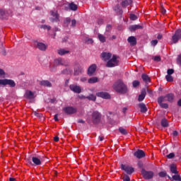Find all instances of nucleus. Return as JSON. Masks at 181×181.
<instances>
[{"mask_svg":"<svg viewBox=\"0 0 181 181\" xmlns=\"http://www.w3.org/2000/svg\"><path fill=\"white\" fill-rule=\"evenodd\" d=\"M113 88L114 90H115V91H117V93H120L121 94H125V93L128 91L127 86L124 85L122 81H118L117 82H116L113 86Z\"/></svg>","mask_w":181,"mask_h":181,"instance_id":"nucleus-1","label":"nucleus"},{"mask_svg":"<svg viewBox=\"0 0 181 181\" xmlns=\"http://www.w3.org/2000/svg\"><path fill=\"white\" fill-rule=\"evenodd\" d=\"M181 39V30H177L175 33L171 37V41L170 42V45H176Z\"/></svg>","mask_w":181,"mask_h":181,"instance_id":"nucleus-2","label":"nucleus"},{"mask_svg":"<svg viewBox=\"0 0 181 181\" xmlns=\"http://www.w3.org/2000/svg\"><path fill=\"white\" fill-rule=\"evenodd\" d=\"M118 63H119L118 57L113 55L112 58L107 62V67H115V66H118Z\"/></svg>","mask_w":181,"mask_h":181,"instance_id":"nucleus-3","label":"nucleus"},{"mask_svg":"<svg viewBox=\"0 0 181 181\" xmlns=\"http://www.w3.org/2000/svg\"><path fill=\"white\" fill-rule=\"evenodd\" d=\"M141 175L144 177V179H146V180H149L150 179H152L154 176L153 171H147L145 169L141 170Z\"/></svg>","mask_w":181,"mask_h":181,"instance_id":"nucleus-4","label":"nucleus"},{"mask_svg":"<svg viewBox=\"0 0 181 181\" xmlns=\"http://www.w3.org/2000/svg\"><path fill=\"white\" fill-rule=\"evenodd\" d=\"M0 86H10V87H15L16 83L11 79H0Z\"/></svg>","mask_w":181,"mask_h":181,"instance_id":"nucleus-5","label":"nucleus"},{"mask_svg":"<svg viewBox=\"0 0 181 181\" xmlns=\"http://www.w3.org/2000/svg\"><path fill=\"white\" fill-rule=\"evenodd\" d=\"M33 45L35 47H37V49H39V50H42V52H45V50L47 49V45L37 41H35Z\"/></svg>","mask_w":181,"mask_h":181,"instance_id":"nucleus-6","label":"nucleus"},{"mask_svg":"<svg viewBox=\"0 0 181 181\" xmlns=\"http://www.w3.org/2000/svg\"><path fill=\"white\" fill-rule=\"evenodd\" d=\"M92 119L93 124H97V122H100V119H101V115L98 111H95L92 114Z\"/></svg>","mask_w":181,"mask_h":181,"instance_id":"nucleus-7","label":"nucleus"},{"mask_svg":"<svg viewBox=\"0 0 181 181\" xmlns=\"http://www.w3.org/2000/svg\"><path fill=\"white\" fill-rule=\"evenodd\" d=\"M121 168L122 170H124V172L127 173V175H132L134 173V168L129 165L122 164Z\"/></svg>","mask_w":181,"mask_h":181,"instance_id":"nucleus-8","label":"nucleus"},{"mask_svg":"<svg viewBox=\"0 0 181 181\" xmlns=\"http://www.w3.org/2000/svg\"><path fill=\"white\" fill-rule=\"evenodd\" d=\"M54 64L55 66H69V62L64 59H62V58H59L54 60Z\"/></svg>","mask_w":181,"mask_h":181,"instance_id":"nucleus-9","label":"nucleus"},{"mask_svg":"<svg viewBox=\"0 0 181 181\" xmlns=\"http://www.w3.org/2000/svg\"><path fill=\"white\" fill-rule=\"evenodd\" d=\"M163 101H166L163 96H160L158 99V103L162 108H168L169 106L166 103H163Z\"/></svg>","mask_w":181,"mask_h":181,"instance_id":"nucleus-10","label":"nucleus"},{"mask_svg":"<svg viewBox=\"0 0 181 181\" xmlns=\"http://www.w3.org/2000/svg\"><path fill=\"white\" fill-rule=\"evenodd\" d=\"M97 97H100L101 98H105V100H108L111 98V96L107 92H98L96 93Z\"/></svg>","mask_w":181,"mask_h":181,"instance_id":"nucleus-11","label":"nucleus"},{"mask_svg":"<svg viewBox=\"0 0 181 181\" xmlns=\"http://www.w3.org/2000/svg\"><path fill=\"white\" fill-rule=\"evenodd\" d=\"M69 88L71 90V91H74V93H77L78 94L81 93V88L79 86L70 85Z\"/></svg>","mask_w":181,"mask_h":181,"instance_id":"nucleus-12","label":"nucleus"},{"mask_svg":"<svg viewBox=\"0 0 181 181\" xmlns=\"http://www.w3.org/2000/svg\"><path fill=\"white\" fill-rule=\"evenodd\" d=\"M64 111L66 114H75V112H77V110L73 107H66L64 108Z\"/></svg>","mask_w":181,"mask_h":181,"instance_id":"nucleus-13","label":"nucleus"},{"mask_svg":"<svg viewBox=\"0 0 181 181\" xmlns=\"http://www.w3.org/2000/svg\"><path fill=\"white\" fill-rule=\"evenodd\" d=\"M134 156L138 159H141L145 157V152L142 150H137L136 152L134 153Z\"/></svg>","mask_w":181,"mask_h":181,"instance_id":"nucleus-14","label":"nucleus"},{"mask_svg":"<svg viewBox=\"0 0 181 181\" xmlns=\"http://www.w3.org/2000/svg\"><path fill=\"white\" fill-rule=\"evenodd\" d=\"M25 97L28 100H33V98H35V93L32 92V90H27L25 93Z\"/></svg>","mask_w":181,"mask_h":181,"instance_id":"nucleus-15","label":"nucleus"},{"mask_svg":"<svg viewBox=\"0 0 181 181\" xmlns=\"http://www.w3.org/2000/svg\"><path fill=\"white\" fill-rule=\"evenodd\" d=\"M95 70H97V65L92 64L90 66H89L88 69V76H93V73L95 72Z\"/></svg>","mask_w":181,"mask_h":181,"instance_id":"nucleus-16","label":"nucleus"},{"mask_svg":"<svg viewBox=\"0 0 181 181\" xmlns=\"http://www.w3.org/2000/svg\"><path fill=\"white\" fill-rule=\"evenodd\" d=\"M50 13H51V16L53 17V19L52 20V21L54 22L55 21L56 22H57V21H59V14L57 13V11H51Z\"/></svg>","mask_w":181,"mask_h":181,"instance_id":"nucleus-17","label":"nucleus"},{"mask_svg":"<svg viewBox=\"0 0 181 181\" xmlns=\"http://www.w3.org/2000/svg\"><path fill=\"white\" fill-rule=\"evenodd\" d=\"M170 170L171 173H174L175 175H177L179 173V171H177V166L176 164H171L170 165Z\"/></svg>","mask_w":181,"mask_h":181,"instance_id":"nucleus-18","label":"nucleus"},{"mask_svg":"<svg viewBox=\"0 0 181 181\" xmlns=\"http://www.w3.org/2000/svg\"><path fill=\"white\" fill-rule=\"evenodd\" d=\"M127 42L131 45V46H135V45H136V37L134 36L129 37Z\"/></svg>","mask_w":181,"mask_h":181,"instance_id":"nucleus-19","label":"nucleus"},{"mask_svg":"<svg viewBox=\"0 0 181 181\" xmlns=\"http://www.w3.org/2000/svg\"><path fill=\"white\" fill-rule=\"evenodd\" d=\"M101 56L102 59L105 60V62H107V60H110V59H111L112 54L110 52H103Z\"/></svg>","mask_w":181,"mask_h":181,"instance_id":"nucleus-20","label":"nucleus"},{"mask_svg":"<svg viewBox=\"0 0 181 181\" xmlns=\"http://www.w3.org/2000/svg\"><path fill=\"white\" fill-rule=\"evenodd\" d=\"M81 73H84V69L81 66H78L74 69V76H78V74H81Z\"/></svg>","mask_w":181,"mask_h":181,"instance_id":"nucleus-21","label":"nucleus"},{"mask_svg":"<svg viewBox=\"0 0 181 181\" xmlns=\"http://www.w3.org/2000/svg\"><path fill=\"white\" fill-rule=\"evenodd\" d=\"M165 98V101H168L169 103H172L173 101L175 96L172 93H169L166 95L165 96H163Z\"/></svg>","mask_w":181,"mask_h":181,"instance_id":"nucleus-22","label":"nucleus"},{"mask_svg":"<svg viewBox=\"0 0 181 181\" xmlns=\"http://www.w3.org/2000/svg\"><path fill=\"white\" fill-rule=\"evenodd\" d=\"M32 160L33 163L36 165V166H39L40 165H42V160H40V158L37 157H33Z\"/></svg>","mask_w":181,"mask_h":181,"instance_id":"nucleus-23","label":"nucleus"},{"mask_svg":"<svg viewBox=\"0 0 181 181\" xmlns=\"http://www.w3.org/2000/svg\"><path fill=\"white\" fill-rule=\"evenodd\" d=\"M8 16V13H6V11L4 9L0 10V19H6V17Z\"/></svg>","mask_w":181,"mask_h":181,"instance_id":"nucleus-24","label":"nucleus"},{"mask_svg":"<svg viewBox=\"0 0 181 181\" xmlns=\"http://www.w3.org/2000/svg\"><path fill=\"white\" fill-rule=\"evenodd\" d=\"M146 95V91H141V95H139L138 101H144L145 100V97Z\"/></svg>","mask_w":181,"mask_h":181,"instance_id":"nucleus-25","label":"nucleus"},{"mask_svg":"<svg viewBox=\"0 0 181 181\" xmlns=\"http://www.w3.org/2000/svg\"><path fill=\"white\" fill-rule=\"evenodd\" d=\"M40 86H44V87H51L52 83L49 81H42L40 82Z\"/></svg>","mask_w":181,"mask_h":181,"instance_id":"nucleus-26","label":"nucleus"},{"mask_svg":"<svg viewBox=\"0 0 181 181\" xmlns=\"http://www.w3.org/2000/svg\"><path fill=\"white\" fill-rule=\"evenodd\" d=\"M57 53L60 56H64V54H67V53H69V50L64 49H58Z\"/></svg>","mask_w":181,"mask_h":181,"instance_id":"nucleus-27","label":"nucleus"},{"mask_svg":"<svg viewBox=\"0 0 181 181\" xmlns=\"http://www.w3.org/2000/svg\"><path fill=\"white\" fill-rule=\"evenodd\" d=\"M88 83H89V84H94L95 83H98V78L92 77L88 80Z\"/></svg>","mask_w":181,"mask_h":181,"instance_id":"nucleus-28","label":"nucleus"},{"mask_svg":"<svg viewBox=\"0 0 181 181\" xmlns=\"http://www.w3.org/2000/svg\"><path fill=\"white\" fill-rule=\"evenodd\" d=\"M141 78L143 81L145 83H149V81H151V78H149V76L145 74H142Z\"/></svg>","mask_w":181,"mask_h":181,"instance_id":"nucleus-29","label":"nucleus"},{"mask_svg":"<svg viewBox=\"0 0 181 181\" xmlns=\"http://www.w3.org/2000/svg\"><path fill=\"white\" fill-rule=\"evenodd\" d=\"M139 108H141V112H146L148 111V109L146 108V105L144 103H140L139 105Z\"/></svg>","mask_w":181,"mask_h":181,"instance_id":"nucleus-30","label":"nucleus"},{"mask_svg":"<svg viewBox=\"0 0 181 181\" xmlns=\"http://www.w3.org/2000/svg\"><path fill=\"white\" fill-rule=\"evenodd\" d=\"M69 9L71 11H76L78 8L77 4H74L73 2L69 4Z\"/></svg>","mask_w":181,"mask_h":181,"instance_id":"nucleus-31","label":"nucleus"},{"mask_svg":"<svg viewBox=\"0 0 181 181\" xmlns=\"http://www.w3.org/2000/svg\"><path fill=\"white\" fill-rule=\"evenodd\" d=\"M132 4V0H125L124 1L122 2V6H128V5H131Z\"/></svg>","mask_w":181,"mask_h":181,"instance_id":"nucleus-32","label":"nucleus"},{"mask_svg":"<svg viewBox=\"0 0 181 181\" xmlns=\"http://www.w3.org/2000/svg\"><path fill=\"white\" fill-rule=\"evenodd\" d=\"M141 25H134L130 26L129 29L130 30H136L138 29H141Z\"/></svg>","mask_w":181,"mask_h":181,"instance_id":"nucleus-33","label":"nucleus"},{"mask_svg":"<svg viewBox=\"0 0 181 181\" xmlns=\"http://www.w3.org/2000/svg\"><path fill=\"white\" fill-rule=\"evenodd\" d=\"M161 125L162 127H163L164 128H165L166 127H168V125H169V124L168 123V120L166 119H163L161 120Z\"/></svg>","mask_w":181,"mask_h":181,"instance_id":"nucleus-34","label":"nucleus"},{"mask_svg":"<svg viewBox=\"0 0 181 181\" xmlns=\"http://www.w3.org/2000/svg\"><path fill=\"white\" fill-rule=\"evenodd\" d=\"M98 39L100 40V42H101L102 43L105 42V37L101 34H98Z\"/></svg>","mask_w":181,"mask_h":181,"instance_id":"nucleus-35","label":"nucleus"},{"mask_svg":"<svg viewBox=\"0 0 181 181\" xmlns=\"http://www.w3.org/2000/svg\"><path fill=\"white\" fill-rule=\"evenodd\" d=\"M114 10L117 12L118 15H122V10L119 8V6L115 7Z\"/></svg>","mask_w":181,"mask_h":181,"instance_id":"nucleus-36","label":"nucleus"},{"mask_svg":"<svg viewBox=\"0 0 181 181\" xmlns=\"http://www.w3.org/2000/svg\"><path fill=\"white\" fill-rule=\"evenodd\" d=\"M173 180H176V181H181V177L180 175L176 174L175 175L173 176Z\"/></svg>","mask_w":181,"mask_h":181,"instance_id":"nucleus-37","label":"nucleus"},{"mask_svg":"<svg viewBox=\"0 0 181 181\" xmlns=\"http://www.w3.org/2000/svg\"><path fill=\"white\" fill-rule=\"evenodd\" d=\"M86 98H88V100H90L91 101H95V100L97 99V97H95V95H90L86 97Z\"/></svg>","mask_w":181,"mask_h":181,"instance_id":"nucleus-38","label":"nucleus"},{"mask_svg":"<svg viewBox=\"0 0 181 181\" xmlns=\"http://www.w3.org/2000/svg\"><path fill=\"white\" fill-rule=\"evenodd\" d=\"M70 22H71V20L69 18H66L64 21V24L65 26H69V24L70 23Z\"/></svg>","mask_w":181,"mask_h":181,"instance_id":"nucleus-39","label":"nucleus"},{"mask_svg":"<svg viewBox=\"0 0 181 181\" xmlns=\"http://www.w3.org/2000/svg\"><path fill=\"white\" fill-rule=\"evenodd\" d=\"M119 132H121L122 134V135H127V134H128L127 132V130L122 127H119Z\"/></svg>","mask_w":181,"mask_h":181,"instance_id":"nucleus-40","label":"nucleus"},{"mask_svg":"<svg viewBox=\"0 0 181 181\" xmlns=\"http://www.w3.org/2000/svg\"><path fill=\"white\" fill-rule=\"evenodd\" d=\"M165 78H166L167 81H170V82L173 81V77H172V76H170V75H167L165 76Z\"/></svg>","mask_w":181,"mask_h":181,"instance_id":"nucleus-41","label":"nucleus"},{"mask_svg":"<svg viewBox=\"0 0 181 181\" xmlns=\"http://www.w3.org/2000/svg\"><path fill=\"white\" fill-rule=\"evenodd\" d=\"M42 29H47V30H50L52 29V27L50 25H41Z\"/></svg>","mask_w":181,"mask_h":181,"instance_id":"nucleus-42","label":"nucleus"},{"mask_svg":"<svg viewBox=\"0 0 181 181\" xmlns=\"http://www.w3.org/2000/svg\"><path fill=\"white\" fill-rule=\"evenodd\" d=\"M123 181H131V178L127 175L123 176Z\"/></svg>","mask_w":181,"mask_h":181,"instance_id":"nucleus-43","label":"nucleus"},{"mask_svg":"<svg viewBox=\"0 0 181 181\" xmlns=\"http://www.w3.org/2000/svg\"><path fill=\"white\" fill-rule=\"evenodd\" d=\"M130 19L131 21H136V19H138V17H136V16H135L134 14H131Z\"/></svg>","mask_w":181,"mask_h":181,"instance_id":"nucleus-44","label":"nucleus"},{"mask_svg":"<svg viewBox=\"0 0 181 181\" xmlns=\"http://www.w3.org/2000/svg\"><path fill=\"white\" fill-rule=\"evenodd\" d=\"M140 83L139 81H133V87H138L139 86Z\"/></svg>","mask_w":181,"mask_h":181,"instance_id":"nucleus-45","label":"nucleus"},{"mask_svg":"<svg viewBox=\"0 0 181 181\" xmlns=\"http://www.w3.org/2000/svg\"><path fill=\"white\" fill-rule=\"evenodd\" d=\"M174 156H175V153H170V154L167 155V158L168 159H173Z\"/></svg>","mask_w":181,"mask_h":181,"instance_id":"nucleus-46","label":"nucleus"},{"mask_svg":"<svg viewBox=\"0 0 181 181\" xmlns=\"http://www.w3.org/2000/svg\"><path fill=\"white\" fill-rule=\"evenodd\" d=\"M158 176H160V177H165V176H166V172H160L158 173Z\"/></svg>","mask_w":181,"mask_h":181,"instance_id":"nucleus-47","label":"nucleus"},{"mask_svg":"<svg viewBox=\"0 0 181 181\" xmlns=\"http://www.w3.org/2000/svg\"><path fill=\"white\" fill-rule=\"evenodd\" d=\"M167 73H168V76H170L171 74H173V73H175V70H173L172 69H168Z\"/></svg>","mask_w":181,"mask_h":181,"instance_id":"nucleus-48","label":"nucleus"},{"mask_svg":"<svg viewBox=\"0 0 181 181\" xmlns=\"http://www.w3.org/2000/svg\"><path fill=\"white\" fill-rule=\"evenodd\" d=\"M154 62H160V56H156L153 57Z\"/></svg>","mask_w":181,"mask_h":181,"instance_id":"nucleus-49","label":"nucleus"},{"mask_svg":"<svg viewBox=\"0 0 181 181\" xmlns=\"http://www.w3.org/2000/svg\"><path fill=\"white\" fill-rule=\"evenodd\" d=\"M152 46H156L158 45V40H154L151 42Z\"/></svg>","mask_w":181,"mask_h":181,"instance_id":"nucleus-50","label":"nucleus"},{"mask_svg":"<svg viewBox=\"0 0 181 181\" xmlns=\"http://www.w3.org/2000/svg\"><path fill=\"white\" fill-rule=\"evenodd\" d=\"M177 63L181 66V54L178 56Z\"/></svg>","mask_w":181,"mask_h":181,"instance_id":"nucleus-51","label":"nucleus"},{"mask_svg":"<svg viewBox=\"0 0 181 181\" xmlns=\"http://www.w3.org/2000/svg\"><path fill=\"white\" fill-rule=\"evenodd\" d=\"M81 81L82 83H86V81H87V78L85 77V76H82V77L81 78Z\"/></svg>","mask_w":181,"mask_h":181,"instance_id":"nucleus-52","label":"nucleus"},{"mask_svg":"<svg viewBox=\"0 0 181 181\" xmlns=\"http://www.w3.org/2000/svg\"><path fill=\"white\" fill-rule=\"evenodd\" d=\"M2 76H5V71H4L2 69H0V76L2 77Z\"/></svg>","mask_w":181,"mask_h":181,"instance_id":"nucleus-53","label":"nucleus"},{"mask_svg":"<svg viewBox=\"0 0 181 181\" xmlns=\"http://www.w3.org/2000/svg\"><path fill=\"white\" fill-rule=\"evenodd\" d=\"M63 73L64 74H70V73H71V71H67V69H66L63 71Z\"/></svg>","mask_w":181,"mask_h":181,"instance_id":"nucleus-54","label":"nucleus"},{"mask_svg":"<svg viewBox=\"0 0 181 181\" xmlns=\"http://www.w3.org/2000/svg\"><path fill=\"white\" fill-rule=\"evenodd\" d=\"M76 20H72L71 21V26H76Z\"/></svg>","mask_w":181,"mask_h":181,"instance_id":"nucleus-55","label":"nucleus"},{"mask_svg":"<svg viewBox=\"0 0 181 181\" xmlns=\"http://www.w3.org/2000/svg\"><path fill=\"white\" fill-rule=\"evenodd\" d=\"M78 124H84V120L81 119L78 120Z\"/></svg>","mask_w":181,"mask_h":181,"instance_id":"nucleus-56","label":"nucleus"},{"mask_svg":"<svg viewBox=\"0 0 181 181\" xmlns=\"http://www.w3.org/2000/svg\"><path fill=\"white\" fill-rule=\"evenodd\" d=\"M54 141L55 142H59V137H58V136H55V137L54 138Z\"/></svg>","mask_w":181,"mask_h":181,"instance_id":"nucleus-57","label":"nucleus"},{"mask_svg":"<svg viewBox=\"0 0 181 181\" xmlns=\"http://www.w3.org/2000/svg\"><path fill=\"white\" fill-rule=\"evenodd\" d=\"M173 135L174 136H177V132L174 131V132H173Z\"/></svg>","mask_w":181,"mask_h":181,"instance_id":"nucleus-58","label":"nucleus"},{"mask_svg":"<svg viewBox=\"0 0 181 181\" xmlns=\"http://www.w3.org/2000/svg\"><path fill=\"white\" fill-rule=\"evenodd\" d=\"M99 141H104V136H99Z\"/></svg>","mask_w":181,"mask_h":181,"instance_id":"nucleus-59","label":"nucleus"},{"mask_svg":"<svg viewBox=\"0 0 181 181\" xmlns=\"http://www.w3.org/2000/svg\"><path fill=\"white\" fill-rule=\"evenodd\" d=\"M157 38H158V40L162 39V35L159 34V35L157 36Z\"/></svg>","mask_w":181,"mask_h":181,"instance_id":"nucleus-60","label":"nucleus"},{"mask_svg":"<svg viewBox=\"0 0 181 181\" xmlns=\"http://www.w3.org/2000/svg\"><path fill=\"white\" fill-rule=\"evenodd\" d=\"M54 119L55 121H59V119H57V115H54Z\"/></svg>","mask_w":181,"mask_h":181,"instance_id":"nucleus-61","label":"nucleus"},{"mask_svg":"<svg viewBox=\"0 0 181 181\" xmlns=\"http://www.w3.org/2000/svg\"><path fill=\"white\" fill-rule=\"evenodd\" d=\"M122 111H123L124 113H125V112L127 111V107H124Z\"/></svg>","mask_w":181,"mask_h":181,"instance_id":"nucleus-62","label":"nucleus"},{"mask_svg":"<svg viewBox=\"0 0 181 181\" xmlns=\"http://www.w3.org/2000/svg\"><path fill=\"white\" fill-rule=\"evenodd\" d=\"M9 181H15V178H10Z\"/></svg>","mask_w":181,"mask_h":181,"instance_id":"nucleus-63","label":"nucleus"},{"mask_svg":"<svg viewBox=\"0 0 181 181\" xmlns=\"http://www.w3.org/2000/svg\"><path fill=\"white\" fill-rule=\"evenodd\" d=\"M112 39H117V37L115 35H113Z\"/></svg>","mask_w":181,"mask_h":181,"instance_id":"nucleus-64","label":"nucleus"}]
</instances>
